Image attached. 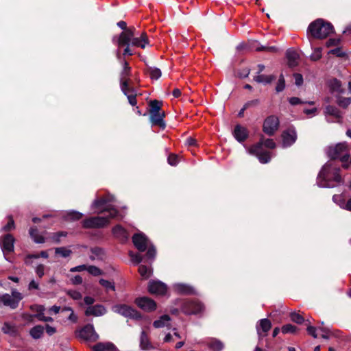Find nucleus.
I'll return each instance as SVG.
<instances>
[{"instance_id": "nucleus-62", "label": "nucleus", "mask_w": 351, "mask_h": 351, "mask_svg": "<svg viewBox=\"0 0 351 351\" xmlns=\"http://www.w3.org/2000/svg\"><path fill=\"white\" fill-rule=\"evenodd\" d=\"M125 46V48L123 50V56H132L133 54L132 50L130 49V44H124L122 47Z\"/></svg>"}, {"instance_id": "nucleus-2", "label": "nucleus", "mask_w": 351, "mask_h": 351, "mask_svg": "<svg viewBox=\"0 0 351 351\" xmlns=\"http://www.w3.org/2000/svg\"><path fill=\"white\" fill-rule=\"evenodd\" d=\"M340 169L334 165L332 162H326L322 168L317 178L319 187L332 188L341 182L339 175Z\"/></svg>"}, {"instance_id": "nucleus-19", "label": "nucleus", "mask_w": 351, "mask_h": 351, "mask_svg": "<svg viewBox=\"0 0 351 351\" xmlns=\"http://www.w3.org/2000/svg\"><path fill=\"white\" fill-rule=\"evenodd\" d=\"M233 136L239 142H243L247 138L248 131L245 127L237 125L233 132Z\"/></svg>"}, {"instance_id": "nucleus-63", "label": "nucleus", "mask_w": 351, "mask_h": 351, "mask_svg": "<svg viewBox=\"0 0 351 351\" xmlns=\"http://www.w3.org/2000/svg\"><path fill=\"white\" fill-rule=\"evenodd\" d=\"M289 101L293 106L298 105L300 104H304V101H302L298 97H291L289 99Z\"/></svg>"}, {"instance_id": "nucleus-21", "label": "nucleus", "mask_w": 351, "mask_h": 351, "mask_svg": "<svg viewBox=\"0 0 351 351\" xmlns=\"http://www.w3.org/2000/svg\"><path fill=\"white\" fill-rule=\"evenodd\" d=\"M164 112H156L150 113V121L152 125H159L162 128H165V123L163 120Z\"/></svg>"}, {"instance_id": "nucleus-49", "label": "nucleus", "mask_w": 351, "mask_h": 351, "mask_svg": "<svg viewBox=\"0 0 351 351\" xmlns=\"http://www.w3.org/2000/svg\"><path fill=\"white\" fill-rule=\"evenodd\" d=\"M40 256L43 257V258H48V254L47 252L45 251H43L40 252V254H31V255H28L27 257H26V259H25V263L27 264L29 263L28 262V259L29 258H38Z\"/></svg>"}, {"instance_id": "nucleus-38", "label": "nucleus", "mask_w": 351, "mask_h": 351, "mask_svg": "<svg viewBox=\"0 0 351 351\" xmlns=\"http://www.w3.org/2000/svg\"><path fill=\"white\" fill-rule=\"evenodd\" d=\"M311 48L313 49V51L310 56V58L313 61H317L322 58V48L317 47L313 49L312 47Z\"/></svg>"}, {"instance_id": "nucleus-16", "label": "nucleus", "mask_w": 351, "mask_h": 351, "mask_svg": "<svg viewBox=\"0 0 351 351\" xmlns=\"http://www.w3.org/2000/svg\"><path fill=\"white\" fill-rule=\"evenodd\" d=\"M282 137L283 147H289L296 141V132L293 129H289L282 133Z\"/></svg>"}, {"instance_id": "nucleus-5", "label": "nucleus", "mask_w": 351, "mask_h": 351, "mask_svg": "<svg viewBox=\"0 0 351 351\" xmlns=\"http://www.w3.org/2000/svg\"><path fill=\"white\" fill-rule=\"evenodd\" d=\"M327 154L332 159H340L343 167L348 169L351 167V156L348 154V145L346 143H340L335 146L329 147Z\"/></svg>"}, {"instance_id": "nucleus-56", "label": "nucleus", "mask_w": 351, "mask_h": 351, "mask_svg": "<svg viewBox=\"0 0 351 351\" xmlns=\"http://www.w3.org/2000/svg\"><path fill=\"white\" fill-rule=\"evenodd\" d=\"M31 309L33 311L36 312L38 314V313H43L45 310V308L43 305L36 304V305L32 306Z\"/></svg>"}, {"instance_id": "nucleus-39", "label": "nucleus", "mask_w": 351, "mask_h": 351, "mask_svg": "<svg viewBox=\"0 0 351 351\" xmlns=\"http://www.w3.org/2000/svg\"><path fill=\"white\" fill-rule=\"evenodd\" d=\"M298 330V328L296 326L292 325V324H286V325H284L282 328H281V331L282 333L284 334H288V333H295Z\"/></svg>"}, {"instance_id": "nucleus-22", "label": "nucleus", "mask_w": 351, "mask_h": 351, "mask_svg": "<svg viewBox=\"0 0 351 351\" xmlns=\"http://www.w3.org/2000/svg\"><path fill=\"white\" fill-rule=\"evenodd\" d=\"M173 289L178 293L191 294L194 293L193 288L186 284L176 283L173 285Z\"/></svg>"}, {"instance_id": "nucleus-1", "label": "nucleus", "mask_w": 351, "mask_h": 351, "mask_svg": "<svg viewBox=\"0 0 351 351\" xmlns=\"http://www.w3.org/2000/svg\"><path fill=\"white\" fill-rule=\"evenodd\" d=\"M114 202V196L110 195L95 199L91 204V208L95 210V213L108 212L109 215L108 217L97 216L87 218L83 221V227L84 228H101L109 223L110 219L123 217V215H119L117 209L111 204Z\"/></svg>"}, {"instance_id": "nucleus-59", "label": "nucleus", "mask_w": 351, "mask_h": 351, "mask_svg": "<svg viewBox=\"0 0 351 351\" xmlns=\"http://www.w3.org/2000/svg\"><path fill=\"white\" fill-rule=\"evenodd\" d=\"M319 330V328H318ZM317 329L313 326H308L307 327V332L308 333L311 335L314 338L317 337Z\"/></svg>"}, {"instance_id": "nucleus-35", "label": "nucleus", "mask_w": 351, "mask_h": 351, "mask_svg": "<svg viewBox=\"0 0 351 351\" xmlns=\"http://www.w3.org/2000/svg\"><path fill=\"white\" fill-rule=\"evenodd\" d=\"M162 102L158 100H153L150 101L149 106L150 110L149 113L160 112Z\"/></svg>"}, {"instance_id": "nucleus-29", "label": "nucleus", "mask_w": 351, "mask_h": 351, "mask_svg": "<svg viewBox=\"0 0 351 351\" xmlns=\"http://www.w3.org/2000/svg\"><path fill=\"white\" fill-rule=\"evenodd\" d=\"M275 79L276 77L274 75H258L254 77V81H256L258 83H262L264 84H270Z\"/></svg>"}, {"instance_id": "nucleus-10", "label": "nucleus", "mask_w": 351, "mask_h": 351, "mask_svg": "<svg viewBox=\"0 0 351 351\" xmlns=\"http://www.w3.org/2000/svg\"><path fill=\"white\" fill-rule=\"evenodd\" d=\"M279 126V121L278 117L271 115L268 117L263 123V132L267 135H273L278 130Z\"/></svg>"}, {"instance_id": "nucleus-54", "label": "nucleus", "mask_w": 351, "mask_h": 351, "mask_svg": "<svg viewBox=\"0 0 351 351\" xmlns=\"http://www.w3.org/2000/svg\"><path fill=\"white\" fill-rule=\"evenodd\" d=\"M168 163L171 166H176L178 163V156L175 154H171L168 157Z\"/></svg>"}, {"instance_id": "nucleus-55", "label": "nucleus", "mask_w": 351, "mask_h": 351, "mask_svg": "<svg viewBox=\"0 0 351 351\" xmlns=\"http://www.w3.org/2000/svg\"><path fill=\"white\" fill-rule=\"evenodd\" d=\"M14 228V222L12 218H10L8 223L2 228V230L4 231H10Z\"/></svg>"}, {"instance_id": "nucleus-41", "label": "nucleus", "mask_w": 351, "mask_h": 351, "mask_svg": "<svg viewBox=\"0 0 351 351\" xmlns=\"http://www.w3.org/2000/svg\"><path fill=\"white\" fill-rule=\"evenodd\" d=\"M208 346L210 348L213 349L215 351H221L223 349V344L221 341L213 339L208 343Z\"/></svg>"}, {"instance_id": "nucleus-25", "label": "nucleus", "mask_w": 351, "mask_h": 351, "mask_svg": "<svg viewBox=\"0 0 351 351\" xmlns=\"http://www.w3.org/2000/svg\"><path fill=\"white\" fill-rule=\"evenodd\" d=\"M171 318L167 315H162L158 319L154 322V326L156 328L168 327L170 326Z\"/></svg>"}, {"instance_id": "nucleus-52", "label": "nucleus", "mask_w": 351, "mask_h": 351, "mask_svg": "<svg viewBox=\"0 0 351 351\" xmlns=\"http://www.w3.org/2000/svg\"><path fill=\"white\" fill-rule=\"evenodd\" d=\"M147 258L149 259H154L156 256V249L154 246L148 247V250L146 254Z\"/></svg>"}, {"instance_id": "nucleus-36", "label": "nucleus", "mask_w": 351, "mask_h": 351, "mask_svg": "<svg viewBox=\"0 0 351 351\" xmlns=\"http://www.w3.org/2000/svg\"><path fill=\"white\" fill-rule=\"evenodd\" d=\"M55 252L64 258L69 257L72 253L71 250L63 247L56 248Z\"/></svg>"}, {"instance_id": "nucleus-13", "label": "nucleus", "mask_w": 351, "mask_h": 351, "mask_svg": "<svg viewBox=\"0 0 351 351\" xmlns=\"http://www.w3.org/2000/svg\"><path fill=\"white\" fill-rule=\"evenodd\" d=\"M136 304L145 311H152L156 308V303L148 297H141L135 300Z\"/></svg>"}, {"instance_id": "nucleus-47", "label": "nucleus", "mask_w": 351, "mask_h": 351, "mask_svg": "<svg viewBox=\"0 0 351 351\" xmlns=\"http://www.w3.org/2000/svg\"><path fill=\"white\" fill-rule=\"evenodd\" d=\"M64 311H69L70 315L68 317V319L71 321L72 322H76L77 320V317L75 315L73 309L71 307H64L62 309V312Z\"/></svg>"}, {"instance_id": "nucleus-60", "label": "nucleus", "mask_w": 351, "mask_h": 351, "mask_svg": "<svg viewBox=\"0 0 351 351\" xmlns=\"http://www.w3.org/2000/svg\"><path fill=\"white\" fill-rule=\"evenodd\" d=\"M340 42L339 39L336 38H330L326 42V46L328 47H332V46H337L339 45Z\"/></svg>"}, {"instance_id": "nucleus-26", "label": "nucleus", "mask_w": 351, "mask_h": 351, "mask_svg": "<svg viewBox=\"0 0 351 351\" xmlns=\"http://www.w3.org/2000/svg\"><path fill=\"white\" fill-rule=\"evenodd\" d=\"M93 349L95 351H116L115 346L110 342L108 343H98L94 346Z\"/></svg>"}, {"instance_id": "nucleus-37", "label": "nucleus", "mask_w": 351, "mask_h": 351, "mask_svg": "<svg viewBox=\"0 0 351 351\" xmlns=\"http://www.w3.org/2000/svg\"><path fill=\"white\" fill-rule=\"evenodd\" d=\"M66 293L74 300H81L82 295L81 293L77 290L68 289L65 291Z\"/></svg>"}, {"instance_id": "nucleus-44", "label": "nucleus", "mask_w": 351, "mask_h": 351, "mask_svg": "<svg viewBox=\"0 0 351 351\" xmlns=\"http://www.w3.org/2000/svg\"><path fill=\"white\" fill-rule=\"evenodd\" d=\"M290 317L293 322H294L298 324H301L304 322V317L301 315H300L297 313H295V312L291 313L290 314Z\"/></svg>"}, {"instance_id": "nucleus-20", "label": "nucleus", "mask_w": 351, "mask_h": 351, "mask_svg": "<svg viewBox=\"0 0 351 351\" xmlns=\"http://www.w3.org/2000/svg\"><path fill=\"white\" fill-rule=\"evenodd\" d=\"M113 235L121 242L128 241L129 234L127 231L120 225L114 226L112 229Z\"/></svg>"}, {"instance_id": "nucleus-64", "label": "nucleus", "mask_w": 351, "mask_h": 351, "mask_svg": "<svg viewBox=\"0 0 351 351\" xmlns=\"http://www.w3.org/2000/svg\"><path fill=\"white\" fill-rule=\"evenodd\" d=\"M46 332L49 335V336H51L53 335V334H55L56 332V328L53 327V326H51L48 324L46 325Z\"/></svg>"}, {"instance_id": "nucleus-11", "label": "nucleus", "mask_w": 351, "mask_h": 351, "mask_svg": "<svg viewBox=\"0 0 351 351\" xmlns=\"http://www.w3.org/2000/svg\"><path fill=\"white\" fill-rule=\"evenodd\" d=\"M203 310V304L197 301H187L182 306L184 313L189 315H196L200 313Z\"/></svg>"}, {"instance_id": "nucleus-28", "label": "nucleus", "mask_w": 351, "mask_h": 351, "mask_svg": "<svg viewBox=\"0 0 351 351\" xmlns=\"http://www.w3.org/2000/svg\"><path fill=\"white\" fill-rule=\"evenodd\" d=\"M44 327L40 325H37L33 327L30 331L29 335L34 339H38L42 337L44 334Z\"/></svg>"}, {"instance_id": "nucleus-48", "label": "nucleus", "mask_w": 351, "mask_h": 351, "mask_svg": "<svg viewBox=\"0 0 351 351\" xmlns=\"http://www.w3.org/2000/svg\"><path fill=\"white\" fill-rule=\"evenodd\" d=\"M337 104L341 107L346 108L351 104V99L349 97H340L337 101Z\"/></svg>"}, {"instance_id": "nucleus-23", "label": "nucleus", "mask_w": 351, "mask_h": 351, "mask_svg": "<svg viewBox=\"0 0 351 351\" xmlns=\"http://www.w3.org/2000/svg\"><path fill=\"white\" fill-rule=\"evenodd\" d=\"M3 333L10 336L14 337L18 334V329L15 324L9 322H5L1 328Z\"/></svg>"}, {"instance_id": "nucleus-7", "label": "nucleus", "mask_w": 351, "mask_h": 351, "mask_svg": "<svg viewBox=\"0 0 351 351\" xmlns=\"http://www.w3.org/2000/svg\"><path fill=\"white\" fill-rule=\"evenodd\" d=\"M112 311L125 317L138 319L140 314L132 307L126 304H116L112 306Z\"/></svg>"}, {"instance_id": "nucleus-18", "label": "nucleus", "mask_w": 351, "mask_h": 351, "mask_svg": "<svg viewBox=\"0 0 351 351\" xmlns=\"http://www.w3.org/2000/svg\"><path fill=\"white\" fill-rule=\"evenodd\" d=\"M271 327V322L267 319H261L259 324L256 325V331L258 337H264Z\"/></svg>"}, {"instance_id": "nucleus-4", "label": "nucleus", "mask_w": 351, "mask_h": 351, "mask_svg": "<svg viewBox=\"0 0 351 351\" xmlns=\"http://www.w3.org/2000/svg\"><path fill=\"white\" fill-rule=\"evenodd\" d=\"M263 145L269 149L276 147V143L272 139H264L262 138L257 144L253 145L248 149V153L256 156L261 163L265 164L270 161L271 156L269 152L263 150Z\"/></svg>"}, {"instance_id": "nucleus-15", "label": "nucleus", "mask_w": 351, "mask_h": 351, "mask_svg": "<svg viewBox=\"0 0 351 351\" xmlns=\"http://www.w3.org/2000/svg\"><path fill=\"white\" fill-rule=\"evenodd\" d=\"M14 241L15 240L12 235L8 234L4 236L1 243V247L5 256L14 251Z\"/></svg>"}, {"instance_id": "nucleus-24", "label": "nucleus", "mask_w": 351, "mask_h": 351, "mask_svg": "<svg viewBox=\"0 0 351 351\" xmlns=\"http://www.w3.org/2000/svg\"><path fill=\"white\" fill-rule=\"evenodd\" d=\"M299 58L298 53L293 50L288 49L287 51V58L288 60V64L291 67L295 66L298 64V60Z\"/></svg>"}, {"instance_id": "nucleus-27", "label": "nucleus", "mask_w": 351, "mask_h": 351, "mask_svg": "<svg viewBox=\"0 0 351 351\" xmlns=\"http://www.w3.org/2000/svg\"><path fill=\"white\" fill-rule=\"evenodd\" d=\"M140 347L144 350H147L152 348L147 334L143 330L141 332L140 337Z\"/></svg>"}, {"instance_id": "nucleus-33", "label": "nucleus", "mask_w": 351, "mask_h": 351, "mask_svg": "<svg viewBox=\"0 0 351 351\" xmlns=\"http://www.w3.org/2000/svg\"><path fill=\"white\" fill-rule=\"evenodd\" d=\"M325 114L332 115L337 119H339L341 117L339 110L336 107L332 106H327L326 107Z\"/></svg>"}, {"instance_id": "nucleus-42", "label": "nucleus", "mask_w": 351, "mask_h": 351, "mask_svg": "<svg viewBox=\"0 0 351 351\" xmlns=\"http://www.w3.org/2000/svg\"><path fill=\"white\" fill-rule=\"evenodd\" d=\"M333 202L339 206L340 208L343 209V206H345L346 200L342 195H334L332 197Z\"/></svg>"}, {"instance_id": "nucleus-8", "label": "nucleus", "mask_w": 351, "mask_h": 351, "mask_svg": "<svg viewBox=\"0 0 351 351\" xmlns=\"http://www.w3.org/2000/svg\"><path fill=\"white\" fill-rule=\"evenodd\" d=\"M77 336L79 338L90 342H95L99 339V335L92 324H87L79 330Z\"/></svg>"}, {"instance_id": "nucleus-9", "label": "nucleus", "mask_w": 351, "mask_h": 351, "mask_svg": "<svg viewBox=\"0 0 351 351\" xmlns=\"http://www.w3.org/2000/svg\"><path fill=\"white\" fill-rule=\"evenodd\" d=\"M122 66L123 69L120 73V86L123 94L127 95V88L129 86L128 77L131 73V67L125 60L123 62Z\"/></svg>"}, {"instance_id": "nucleus-6", "label": "nucleus", "mask_w": 351, "mask_h": 351, "mask_svg": "<svg viewBox=\"0 0 351 351\" xmlns=\"http://www.w3.org/2000/svg\"><path fill=\"white\" fill-rule=\"evenodd\" d=\"M333 32L331 23L319 19L312 22L308 27V33L315 38H325Z\"/></svg>"}, {"instance_id": "nucleus-53", "label": "nucleus", "mask_w": 351, "mask_h": 351, "mask_svg": "<svg viewBox=\"0 0 351 351\" xmlns=\"http://www.w3.org/2000/svg\"><path fill=\"white\" fill-rule=\"evenodd\" d=\"M34 317H37L38 320L42 322H53V319L51 317H46L44 315V313H38L34 315Z\"/></svg>"}, {"instance_id": "nucleus-34", "label": "nucleus", "mask_w": 351, "mask_h": 351, "mask_svg": "<svg viewBox=\"0 0 351 351\" xmlns=\"http://www.w3.org/2000/svg\"><path fill=\"white\" fill-rule=\"evenodd\" d=\"M125 95L127 96L128 101L132 106H135L136 104V93L134 89H130L129 87H128L127 95Z\"/></svg>"}, {"instance_id": "nucleus-50", "label": "nucleus", "mask_w": 351, "mask_h": 351, "mask_svg": "<svg viewBox=\"0 0 351 351\" xmlns=\"http://www.w3.org/2000/svg\"><path fill=\"white\" fill-rule=\"evenodd\" d=\"M129 255L131 258V260L136 264L140 263L143 260L141 255L139 254H136L132 252H130Z\"/></svg>"}, {"instance_id": "nucleus-30", "label": "nucleus", "mask_w": 351, "mask_h": 351, "mask_svg": "<svg viewBox=\"0 0 351 351\" xmlns=\"http://www.w3.org/2000/svg\"><path fill=\"white\" fill-rule=\"evenodd\" d=\"M147 72L152 80H158L162 75L160 69L155 66H147Z\"/></svg>"}, {"instance_id": "nucleus-40", "label": "nucleus", "mask_w": 351, "mask_h": 351, "mask_svg": "<svg viewBox=\"0 0 351 351\" xmlns=\"http://www.w3.org/2000/svg\"><path fill=\"white\" fill-rule=\"evenodd\" d=\"M99 284L103 286L107 291H115V287L113 282L104 279L99 280Z\"/></svg>"}, {"instance_id": "nucleus-46", "label": "nucleus", "mask_w": 351, "mask_h": 351, "mask_svg": "<svg viewBox=\"0 0 351 351\" xmlns=\"http://www.w3.org/2000/svg\"><path fill=\"white\" fill-rule=\"evenodd\" d=\"M86 271L93 276H97L101 274V271L99 268L94 265L87 266Z\"/></svg>"}, {"instance_id": "nucleus-45", "label": "nucleus", "mask_w": 351, "mask_h": 351, "mask_svg": "<svg viewBox=\"0 0 351 351\" xmlns=\"http://www.w3.org/2000/svg\"><path fill=\"white\" fill-rule=\"evenodd\" d=\"M285 82L283 77V75L281 74L280 75V77L278 79V82L277 83V85L276 86V90L277 93H280L282 91L285 89Z\"/></svg>"}, {"instance_id": "nucleus-58", "label": "nucleus", "mask_w": 351, "mask_h": 351, "mask_svg": "<svg viewBox=\"0 0 351 351\" xmlns=\"http://www.w3.org/2000/svg\"><path fill=\"white\" fill-rule=\"evenodd\" d=\"M36 273L38 277L42 278L45 274V266L42 264L38 265L36 268Z\"/></svg>"}, {"instance_id": "nucleus-43", "label": "nucleus", "mask_w": 351, "mask_h": 351, "mask_svg": "<svg viewBox=\"0 0 351 351\" xmlns=\"http://www.w3.org/2000/svg\"><path fill=\"white\" fill-rule=\"evenodd\" d=\"M138 271L144 278H149L152 274V270L145 265H141L138 268Z\"/></svg>"}, {"instance_id": "nucleus-61", "label": "nucleus", "mask_w": 351, "mask_h": 351, "mask_svg": "<svg viewBox=\"0 0 351 351\" xmlns=\"http://www.w3.org/2000/svg\"><path fill=\"white\" fill-rule=\"evenodd\" d=\"M294 79H295V84L297 86H300L303 82V77L301 74H299V73L294 74Z\"/></svg>"}, {"instance_id": "nucleus-31", "label": "nucleus", "mask_w": 351, "mask_h": 351, "mask_svg": "<svg viewBox=\"0 0 351 351\" xmlns=\"http://www.w3.org/2000/svg\"><path fill=\"white\" fill-rule=\"evenodd\" d=\"M83 216L82 213L75 210H71L67 212L64 215L66 220L76 221L80 219Z\"/></svg>"}, {"instance_id": "nucleus-12", "label": "nucleus", "mask_w": 351, "mask_h": 351, "mask_svg": "<svg viewBox=\"0 0 351 351\" xmlns=\"http://www.w3.org/2000/svg\"><path fill=\"white\" fill-rule=\"evenodd\" d=\"M134 246L140 251L144 252L149 247V241L142 232L136 233L132 237Z\"/></svg>"}, {"instance_id": "nucleus-32", "label": "nucleus", "mask_w": 351, "mask_h": 351, "mask_svg": "<svg viewBox=\"0 0 351 351\" xmlns=\"http://www.w3.org/2000/svg\"><path fill=\"white\" fill-rule=\"evenodd\" d=\"M29 234L35 243H43L45 242V238L38 233V230L36 228H30Z\"/></svg>"}, {"instance_id": "nucleus-3", "label": "nucleus", "mask_w": 351, "mask_h": 351, "mask_svg": "<svg viewBox=\"0 0 351 351\" xmlns=\"http://www.w3.org/2000/svg\"><path fill=\"white\" fill-rule=\"evenodd\" d=\"M112 43L119 47H121L124 44H130L131 46L141 49H145L149 44L145 33H142L138 37L136 36L134 27H130L126 31L122 32L118 36H114Z\"/></svg>"}, {"instance_id": "nucleus-51", "label": "nucleus", "mask_w": 351, "mask_h": 351, "mask_svg": "<svg viewBox=\"0 0 351 351\" xmlns=\"http://www.w3.org/2000/svg\"><path fill=\"white\" fill-rule=\"evenodd\" d=\"M70 282L73 285H81L83 282V279L80 276L76 275L70 278Z\"/></svg>"}, {"instance_id": "nucleus-14", "label": "nucleus", "mask_w": 351, "mask_h": 351, "mask_svg": "<svg viewBox=\"0 0 351 351\" xmlns=\"http://www.w3.org/2000/svg\"><path fill=\"white\" fill-rule=\"evenodd\" d=\"M149 293L156 295H165L167 291V285L159 280H152L149 282Z\"/></svg>"}, {"instance_id": "nucleus-17", "label": "nucleus", "mask_w": 351, "mask_h": 351, "mask_svg": "<svg viewBox=\"0 0 351 351\" xmlns=\"http://www.w3.org/2000/svg\"><path fill=\"white\" fill-rule=\"evenodd\" d=\"M106 308L101 304L89 306L85 311L86 316L93 315L95 317L102 316L106 313Z\"/></svg>"}, {"instance_id": "nucleus-57", "label": "nucleus", "mask_w": 351, "mask_h": 351, "mask_svg": "<svg viewBox=\"0 0 351 351\" xmlns=\"http://www.w3.org/2000/svg\"><path fill=\"white\" fill-rule=\"evenodd\" d=\"M87 269L86 265H81L70 269L71 272H81Z\"/></svg>"}]
</instances>
